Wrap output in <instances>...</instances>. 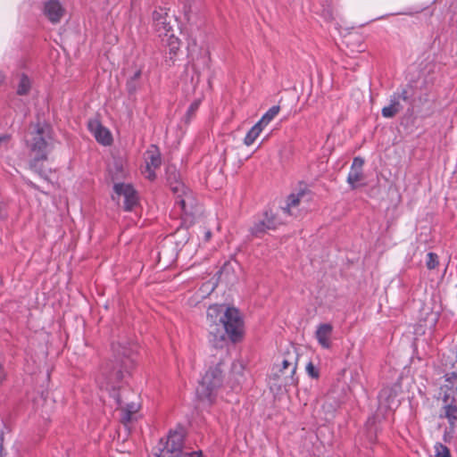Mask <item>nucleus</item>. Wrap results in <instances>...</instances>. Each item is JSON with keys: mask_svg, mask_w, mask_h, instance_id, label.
<instances>
[{"mask_svg": "<svg viewBox=\"0 0 457 457\" xmlns=\"http://www.w3.org/2000/svg\"><path fill=\"white\" fill-rule=\"evenodd\" d=\"M212 237V232L210 230L205 231L204 233V240L209 241Z\"/></svg>", "mask_w": 457, "mask_h": 457, "instance_id": "nucleus-34", "label": "nucleus"}, {"mask_svg": "<svg viewBox=\"0 0 457 457\" xmlns=\"http://www.w3.org/2000/svg\"><path fill=\"white\" fill-rule=\"evenodd\" d=\"M114 360L106 363L102 370L101 387L106 390H115L120 383L129 374L134 365V348L121 343L112 345Z\"/></svg>", "mask_w": 457, "mask_h": 457, "instance_id": "nucleus-2", "label": "nucleus"}, {"mask_svg": "<svg viewBox=\"0 0 457 457\" xmlns=\"http://www.w3.org/2000/svg\"><path fill=\"white\" fill-rule=\"evenodd\" d=\"M285 222V219L279 212H274L271 210H266L262 218L255 221L250 231L254 237H260L270 229H276Z\"/></svg>", "mask_w": 457, "mask_h": 457, "instance_id": "nucleus-6", "label": "nucleus"}, {"mask_svg": "<svg viewBox=\"0 0 457 457\" xmlns=\"http://www.w3.org/2000/svg\"><path fill=\"white\" fill-rule=\"evenodd\" d=\"M183 434L181 431H170L166 445L158 457H182Z\"/></svg>", "mask_w": 457, "mask_h": 457, "instance_id": "nucleus-7", "label": "nucleus"}, {"mask_svg": "<svg viewBox=\"0 0 457 457\" xmlns=\"http://www.w3.org/2000/svg\"><path fill=\"white\" fill-rule=\"evenodd\" d=\"M116 196H113L114 200L122 196L124 198V209L130 211L137 204V196L135 189L129 184L118 183L113 187Z\"/></svg>", "mask_w": 457, "mask_h": 457, "instance_id": "nucleus-8", "label": "nucleus"}, {"mask_svg": "<svg viewBox=\"0 0 457 457\" xmlns=\"http://www.w3.org/2000/svg\"><path fill=\"white\" fill-rule=\"evenodd\" d=\"M411 87L403 88L401 92L395 94L394 96L400 101L403 100L404 102H408L411 99Z\"/></svg>", "mask_w": 457, "mask_h": 457, "instance_id": "nucleus-28", "label": "nucleus"}, {"mask_svg": "<svg viewBox=\"0 0 457 457\" xmlns=\"http://www.w3.org/2000/svg\"><path fill=\"white\" fill-rule=\"evenodd\" d=\"M306 372L307 374L312 378H318L319 376H320V373H319V370L318 369L314 366V364L312 362H308L307 365H306Z\"/></svg>", "mask_w": 457, "mask_h": 457, "instance_id": "nucleus-29", "label": "nucleus"}, {"mask_svg": "<svg viewBox=\"0 0 457 457\" xmlns=\"http://www.w3.org/2000/svg\"><path fill=\"white\" fill-rule=\"evenodd\" d=\"M199 104H200L199 101H195L194 103H192L190 104V106L187 112V114H186L187 121H188L191 119V117L194 115V113L197 111Z\"/></svg>", "mask_w": 457, "mask_h": 457, "instance_id": "nucleus-30", "label": "nucleus"}, {"mask_svg": "<svg viewBox=\"0 0 457 457\" xmlns=\"http://www.w3.org/2000/svg\"><path fill=\"white\" fill-rule=\"evenodd\" d=\"M364 161L361 157H355L353 161L350 172L347 176V183L352 189L360 186L361 182L364 179L362 167Z\"/></svg>", "mask_w": 457, "mask_h": 457, "instance_id": "nucleus-14", "label": "nucleus"}, {"mask_svg": "<svg viewBox=\"0 0 457 457\" xmlns=\"http://www.w3.org/2000/svg\"><path fill=\"white\" fill-rule=\"evenodd\" d=\"M30 88V81L29 78L25 75H22L20 83L18 86L17 93L21 96L26 95Z\"/></svg>", "mask_w": 457, "mask_h": 457, "instance_id": "nucleus-23", "label": "nucleus"}, {"mask_svg": "<svg viewBox=\"0 0 457 457\" xmlns=\"http://www.w3.org/2000/svg\"><path fill=\"white\" fill-rule=\"evenodd\" d=\"M182 457H201V453H197V452H195V453H192L190 454H185V453H182Z\"/></svg>", "mask_w": 457, "mask_h": 457, "instance_id": "nucleus-33", "label": "nucleus"}, {"mask_svg": "<svg viewBox=\"0 0 457 457\" xmlns=\"http://www.w3.org/2000/svg\"><path fill=\"white\" fill-rule=\"evenodd\" d=\"M87 127L97 142L104 145H111L112 141V135L110 131L104 128L98 120H90L88 121Z\"/></svg>", "mask_w": 457, "mask_h": 457, "instance_id": "nucleus-12", "label": "nucleus"}, {"mask_svg": "<svg viewBox=\"0 0 457 457\" xmlns=\"http://www.w3.org/2000/svg\"><path fill=\"white\" fill-rule=\"evenodd\" d=\"M444 416L448 420L451 426L457 421V406L454 404H446L444 406Z\"/></svg>", "mask_w": 457, "mask_h": 457, "instance_id": "nucleus-21", "label": "nucleus"}, {"mask_svg": "<svg viewBox=\"0 0 457 457\" xmlns=\"http://www.w3.org/2000/svg\"><path fill=\"white\" fill-rule=\"evenodd\" d=\"M145 170L143 171L145 177L150 180L155 179V169L159 168L162 163L161 154L155 145L151 147L145 152Z\"/></svg>", "mask_w": 457, "mask_h": 457, "instance_id": "nucleus-9", "label": "nucleus"}, {"mask_svg": "<svg viewBox=\"0 0 457 457\" xmlns=\"http://www.w3.org/2000/svg\"><path fill=\"white\" fill-rule=\"evenodd\" d=\"M427 268L428 270H434L438 265V256L435 253H428L427 254V262H426Z\"/></svg>", "mask_w": 457, "mask_h": 457, "instance_id": "nucleus-27", "label": "nucleus"}, {"mask_svg": "<svg viewBox=\"0 0 457 457\" xmlns=\"http://www.w3.org/2000/svg\"><path fill=\"white\" fill-rule=\"evenodd\" d=\"M168 18L167 12L162 9L153 12L154 26L160 37H168L172 30Z\"/></svg>", "mask_w": 457, "mask_h": 457, "instance_id": "nucleus-11", "label": "nucleus"}, {"mask_svg": "<svg viewBox=\"0 0 457 457\" xmlns=\"http://www.w3.org/2000/svg\"><path fill=\"white\" fill-rule=\"evenodd\" d=\"M297 356L295 353H289L287 358L283 359L281 369L279 370L282 374H287V370H288V377L291 379L292 384H296L297 380L295 379L294 375L297 367Z\"/></svg>", "mask_w": 457, "mask_h": 457, "instance_id": "nucleus-16", "label": "nucleus"}, {"mask_svg": "<svg viewBox=\"0 0 457 457\" xmlns=\"http://www.w3.org/2000/svg\"><path fill=\"white\" fill-rule=\"evenodd\" d=\"M141 76V71L137 70L134 75L128 80L127 82V87L129 92L134 93L137 90V80L139 79Z\"/></svg>", "mask_w": 457, "mask_h": 457, "instance_id": "nucleus-24", "label": "nucleus"}, {"mask_svg": "<svg viewBox=\"0 0 457 457\" xmlns=\"http://www.w3.org/2000/svg\"><path fill=\"white\" fill-rule=\"evenodd\" d=\"M435 457H452L450 450L441 443L435 445Z\"/></svg>", "mask_w": 457, "mask_h": 457, "instance_id": "nucleus-26", "label": "nucleus"}, {"mask_svg": "<svg viewBox=\"0 0 457 457\" xmlns=\"http://www.w3.org/2000/svg\"><path fill=\"white\" fill-rule=\"evenodd\" d=\"M279 111L280 107L278 105L272 106L262 115L257 123L264 129L278 114Z\"/></svg>", "mask_w": 457, "mask_h": 457, "instance_id": "nucleus-20", "label": "nucleus"}, {"mask_svg": "<svg viewBox=\"0 0 457 457\" xmlns=\"http://www.w3.org/2000/svg\"><path fill=\"white\" fill-rule=\"evenodd\" d=\"M4 79V76L3 73L0 72V85L3 83Z\"/></svg>", "mask_w": 457, "mask_h": 457, "instance_id": "nucleus-35", "label": "nucleus"}, {"mask_svg": "<svg viewBox=\"0 0 457 457\" xmlns=\"http://www.w3.org/2000/svg\"><path fill=\"white\" fill-rule=\"evenodd\" d=\"M262 130L263 128L260 124L256 123L247 132L245 137L244 138V144L247 146L252 145L256 140V138L260 136Z\"/></svg>", "mask_w": 457, "mask_h": 457, "instance_id": "nucleus-19", "label": "nucleus"}, {"mask_svg": "<svg viewBox=\"0 0 457 457\" xmlns=\"http://www.w3.org/2000/svg\"><path fill=\"white\" fill-rule=\"evenodd\" d=\"M26 142L29 148V166L33 170L42 175L44 173L43 162L47 159L53 145L51 126L46 122H37L31 125Z\"/></svg>", "mask_w": 457, "mask_h": 457, "instance_id": "nucleus-3", "label": "nucleus"}, {"mask_svg": "<svg viewBox=\"0 0 457 457\" xmlns=\"http://www.w3.org/2000/svg\"><path fill=\"white\" fill-rule=\"evenodd\" d=\"M207 322L209 341L216 348L224 345L226 336L233 342L243 337V320L236 308L211 305L207 310Z\"/></svg>", "mask_w": 457, "mask_h": 457, "instance_id": "nucleus-1", "label": "nucleus"}, {"mask_svg": "<svg viewBox=\"0 0 457 457\" xmlns=\"http://www.w3.org/2000/svg\"><path fill=\"white\" fill-rule=\"evenodd\" d=\"M162 41H165L167 46L170 48V51L172 53H176L180 46V42L178 37H174V35L169 34L168 37H163Z\"/></svg>", "mask_w": 457, "mask_h": 457, "instance_id": "nucleus-22", "label": "nucleus"}, {"mask_svg": "<svg viewBox=\"0 0 457 457\" xmlns=\"http://www.w3.org/2000/svg\"><path fill=\"white\" fill-rule=\"evenodd\" d=\"M9 141H10V136H8V135L0 136V150L7 149Z\"/></svg>", "mask_w": 457, "mask_h": 457, "instance_id": "nucleus-31", "label": "nucleus"}, {"mask_svg": "<svg viewBox=\"0 0 457 457\" xmlns=\"http://www.w3.org/2000/svg\"><path fill=\"white\" fill-rule=\"evenodd\" d=\"M333 332L332 325L328 323L320 324L315 332V337L319 344L325 349H328L331 346V336Z\"/></svg>", "mask_w": 457, "mask_h": 457, "instance_id": "nucleus-15", "label": "nucleus"}, {"mask_svg": "<svg viewBox=\"0 0 457 457\" xmlns=\"http://www.w3.org/2000/svg\"><path fill=\"white\" fill-rule=\"evenodd\" d=\"M167 173V179L170 183V187L176 185V181L179 180V175L178 174L176 168L173 166H169L166 170Z\"/></svg>", "mask_w": 457, "mask_h": 457, "instance_id": "nucleus-25", "label": "nucleus"}, {"mask_svg": "<svg viewBox=\"0 0 457 457\" xmlns=\"http://www.w3.org/2000/svg\"><path fill=\"white\" fill-rule=\"evenodd\" d=\"M118 404L122 412L121 420L123 423L131 421L133 415L137 412L140 407L138 403H123L120 399H118Z\"/></svg>", "mask_w": 457, "mask_h": 457, "instance_id": "nucleus-17", "label": "nucleus"}, {"mask_svg": "<svg viewBox=\"0 0 457 457\" xmlns=\"http://www.w3.org/2000/svg\"><path fill=\"white\" fill-rule=\"evenodd\" d=\"M222 361L210 367L196 387V395L200 401L211 404L216 398L219 388L223 382Z\"/></svg>", "mask_w": 457, "mask_h": 457, "instance_id": "nucleus-4", "label": "nucleus"}, {"mask_svg": "<svg viewBox=\"0 0 457 457\" xmlns=\"http://www.w3.org/2000/svg\"><path fill=\"white\" fill-rule=\"evenodd\" d=\"M171 191L176 195V204L181 209L185 216H193L196 201L192 192L186 187L183 182L176 181V185H171Z\"/></svg>", "mask_w": 457, "mask_h": 457, "instance_id": "nucleus-5", "label": "nucleus"}, {"mask_svg": "<svg viewBox=\"0 0 457 457\" xmlns=\"http://www.w3.org/2000/svg\"><path fill=\"white\" fill-rule=\"evenodd\" d=\"M5 378L6 372L4 370L3 364L0 362V385L5 380Z\"/></svg>", "mask_w": 457, "mask_h": 457, "instance_id": "nucleus-32", "label": "nucleus"}, {"mask_svg": "<svg viewBox=\"0 0 457 457\" xmlns=\"http://www.w3.org/2000/svg\"><path fill=\"white\" fill-rule=\"evenodd\" d=\"M402 105L399 102V100L396 98L395 96H393L390 100V104L387 106H385L381 112L382 116L385 118H393L395 115H396L401 110Z\"/></svg>", "mask_w": 457, "mask_h": 457, "instance_id": "nucleus-18", "label": "nucleus"}, {"mask_svg": "<svg viewBox=\"0 0 457 457\" xmlns=\"http://www.w3.org/2000/svg\"><path fill=\"white\" fill-rule=\"evenodd\" d=\"M306 196L304 190L290 194L284 206H281L280 212L283 216H297L299 213V205L303 199Z\"/></svg>", "mask_w": 457, "mask_h": 457, "instance_id": "nucleus-10", "label": "nucleus"}, {"mask_svg": "<svg viewBox=\"0 0 457 457\" xmlns=\"http://www.w3.org/2000/svg\"><path fill=\"white\" fill-rule=\"evenodd\" d=\"M64 12V8L58 0H48L44 4L43 13L52 23L60 22Z\"/></svg>", "mask_w": 457, "mask_h": 457, "instance_id": "nucleus-13", "label": "nucleus"}]
</instances>
